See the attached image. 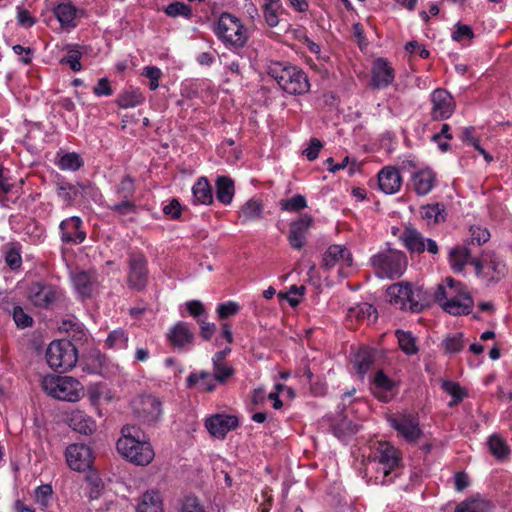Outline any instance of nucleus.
Masks as SVG:
<instances>
[{
    "instance_id": "nucleus-1",
    "label": "nucleus",
    "mask_w": 512,
    "mask_h": 512,
    "mask_svg": "<svg viewBox=\"0 0 512 512\" xmlns=\"http://www.w3.org/2000/svg\"><path fill=\"white\" fill-rule=\"evenodd\" d=\"M116 446L118 452L135 465L146 466L152 462L155 456L148 436L137 425L123 426Z\"/></svg>"
},
{
    "instance_id": "nucleus-2",
    "label": "nucleus",
    "mask_w": 512,
    "mask_h": 512,
    "mask_svg": "<svg viewBox=\"0 0 512 512\" xmlns=\"http://www.w3.org/2000/svg\"><path fill=\"white\" fill-rule=\"evenodd\" d=\"M401 462V454L396 447L389 442H378L368 457L366 471L370 468L375 470L377 475L376 484L388 485L394 481L395 470Z\"/></svg>"
},
{
    "instance_id": "nucleus-3",
    "label": "nucleus",
    "mask_w": 512,
    "mask_h": 512,
    "mask_svg": "<svg viewBox=\"0 0 512 512\" xmlns=\"http://www.w3.org/2000/svg\"><path fill=\"white\" fill-rule=\"evenodd\" d=\"M267 74L288 94L302 95L310 89L306 73L289 62L270 61L267 66Z\"/></svg>"
},
{
    "instance_id": "nucleus-4",
    "label": "nucleus",
    "mask_w": 512,
    "mask_h": 512,
    "mask_svg": "<svg viewBox=\"0 0 512 512\" xmlns=\"http://www.w3.org/2000/svg\"><path fill=\"white\" fill-rule=\"evenodd\" d=\"M447 285H438L435 300L444 311L452 315H467L473 307V299L466 287L453 278H446Z\"/></svg>"
},
{
    "instance_id": "nucleus-5",
    "label": "nucleus",
    "mask_w": 512,
    "mask_h": 512,
    "mask_svg": "<svg viewBox=\"0 0 512 512\" xmlns=\"http://www.w3.org/2000/svg\"><path fill=\"white\" fill-rule=\"evenodd\" d=\"M389 302L398 309L420 312L426 306V293L409 282H399L387 289Z\"/></svg>"
},
{
    "instance_id": "nucleus-6",
    "label": "nucleus",
    "mask_w": 512,
    "mask_h": 512,
    "mask_svg": "<svg viewBox=\"0 0 512 512\" xmlns=\"http://www.w3.org/2000/svg\"><path fill=\"white\" fill-rule=\"evenodd\" d=\"M213 32L226 47L242 48L248 39L245 26L230 13L220 15Z\"/></svg>"
},
{
    "instance_id": "nucleus-7",
    "label": "nucleus",
    "mask_w": 512,
    "mask_h": 512,
    "mask_svg": "<svg viewBox=\"0 0 512 512\" xmlns=\"http://www.w3.org/2000/svg\"><path fill=\"white\" fill-rule=\"evenodd\" d=\"M42 388L49 396L69 402L80 400L84 391L83 385L70 376H45L42 379Z\"/></svg>"
},
{
    "instance_id": "nucleus-8",
    "label": "nucleus",
    "mask_w": 512,
    "mask_h": 512,
    "mask_svg": "<svg viewBox=\"0 0 512 512\" xmlns=\"http://www.w3.org/2000/svg\"><path fill=\"white\" fill-rule=\"evenodd\" d=\"M370 263L378 277L394 279L404 273L407 259L403 252L388 249L373 255L370 258Z\"/></svg>"
},
{
    "instance_id": "nucleus-9",
    "label": "nucleus",
    "mask_w": 512,
    "mask_h": 512,
    "mask_svg": "<svg viewBox=\"0 0 512 512\" xmlns=\"http://www.w3.org/2000/svg\"><path fill=\"white\" fill-rule=\"evenodd\" d=\"M77 359V348L68 340L53 341L46 350L48 365L59 372H66L75 367Z\"/></svg>"
},
{
    "instance_id": "nucleus-10",
    "label": "nucleus",
    "mask_w": 512,
    "mask_h": 512,
    "mask_svg": "<svg viewBox=\"0 0 512 512\" xmlns=\"http://www.w3.org/2000/svg\"><path fill=\"white\" fill-rule=\"evenodd\" d=\"M476 275L487 283L500 281L507 274V266L504 260L491 251H486L472 261Z\"/></svg>"
},
{
    "instance_id": "nucleus-11",
    "label": "nucleus",
    "mask_w": 512,
    "mask_h": 512,
    "mask_svg": "<svg viewBox=\"0 0 512 512\" xmlns=\"http://www.w3.org/2000/svg\"><path fill=\"white\" fill-rule=\"evenodd\" d=\"M147 259L141 253H132L128 260L127 285L135 291H142L148 283Z\"/></svg>"
},
{
    "instance_id": "nucleus-12",
    "label": "nucleus",
    "mask_w": 512,
    "mask_h": 512,
    "mask_svg": "<svg viewBox=\"0 0 512 512\" xmlns=\"http://www.w3.org/2000/svg\"><path fill=\"white\" fill-rule=\"evenodd\" d=\"M134 414L144 423L153 424L162 415V404L153 395H141L132 402Z\"/></svg>"
},
{
    "instance_id": "nucleus-13",
    "label": "nucleus",
    "mask_w": 512,
    "mask_h": 512,
    "mask_svg": "<svg viewBox=\"0 0 512 512\" xmlns=\"http://www.w3.org/2000/svg\"><path fill=\"white\" fill-rule=\"evenodd\" d=\"M389 423L408 443H415L422 436L419 419L415 415L402 414L390 417Z\"/></svg>"
},
{
    "instance_id": "nucleus-14",
    "label": "nucleus",
    "mask_w": 512,
    "mask_h": 512,
    "mask_svg": "<svg viewBox=\"0 0 512 512\" xmlns=\"http://www.w3.org/2000/svg\"><path fill=\"white\" fill-rule=\"evenodd\" d=\"M313 223L314 219L310 214H303L291 221L287 234V241L291 248L300 250L306 245L307 236Z\"/></svg>"
},
{
    "instance_id": "nucleus-15",
    "label": "nucleus",
    "mask_w": 512,
    "mask_h": 512,
    "mask_svg": "<svg viewBox=\"0 0 512 512\" xmlns=\"http://www.w3.org/2000/svg\"><path fill=\"white\" fill-rule=\"evenodd\" d=\"M60 296L59 290L50 284L35 282L28 289V299L35 307L50 308Z\"/></svg>"
},
{
    "instance_id": "nucleus-16",
    "label": "nucleus",
    "mask_w": 512,
    "mask_h": 512,
    "mask_svg": "<svg viewBox=\"0 0 512 512\" xmlns=\"http://www.w3.org/2000/svg\"><path fill=\"white\" fill-rule=\"evenodd\" d=\"M239 426V419L236 415L217 413L205 420V427L215 438L224 439L228 432Z\"/></svg>"
},
{
    "instance_id": "nucleus-17",
    "label": "nucleus",
    "mask_w": 512,
    "mask_h": 512,
    "mask_svg": "<svg viewBox=\"0 0 512 512\" xmlns=\"http://www.w3.org/2000/svg\"><path fill=\"white\" fill-rule=\"evenodd\" d=\"M401 239L404 246L412 253H423L427 250L431 254L438 253V245L432 239H426L418 230L408 227L406 228Z\"/></svg>"
},
{
    "instance_id": "nucleus-18",
    "label": "nucleus",
    "mask_w": 512,
    "mask_h": 512,
    "mask_svg": "<svg viewBox=\"0 0 512 512\" xmlns=\"http://www.w3.org/2000/svg\"><path fill=\"white\" fill-rule=\"evenodd\" d=\"M431 117L434 120L448 119L454 112L455 102L445 89H436L431 94Z\"/></svg>"
},
{
    "instance_id": "nucleus-19",
    "label": "nucleus",
    "mask_w": 512,
    "mask_h": 512,
    "mask_svg": "<svg viewBox=\"0 0 512 512\" xmlns=\"http://www.w3.org/2000/svg\"><path fill=\"white\" fill-rule=\"evenodd\" d=\"M60 239L63 243L81 244L86 239L83 221L79 216L62 220L59 224Z\"/></svg>"
},
{
    "instance_id": "nucleus-20",
    "label": "nucleus",
    "mask_w": 512,
    "mask_h": 512,
    "mask_svg": "<svg viewBox=\"0 0 512 512\" xmlns=\"http://www.w3.org/2000/svg\"><path fill=\"white\" fill-rule=\"evenodd\" d=\"M66 462L75 471H85L92 464V451L84 444H72L66 448Z\"/></svg>"
},
{
    "instance_id": "nucleus-21",
    "label": "nucleus",
    "mask_w": 512,
    "mask_h": 512,
    "mask_svg": "<svg viewBox=\"0 0 512 512\" xmlns=\"http://www.w3.org/2000/svg\"><path fill=\"white\" fill-rule=\"evenodd\" d=\"M370 86L374 89L387 88L395 78L394 69L384 58H377L372 65Z\"/></svg>"
},
{
    "instance_id": "nucleus-22",
    "label": "nucleus",
    "mask_w": 512,
    "mask_h": 512,
    "mask_svg": "<svg viewBox=\"0 0 512 512\" xmlns=\"http://www.w3.org/2000/svg\"><path fill=\"white\" fill-rule=\"evenodd\" d=\"M167 339L174 348L183 350L193 344L194 333L190 330L187 323L180 321L171 327L167 334Z\"/></svg>"
},
{
    "instance_id": "nucleus-23",
    "label": "nucleus",
    "mask_w": 512,
    "mask_h": 512,
    "mask_svg": "<svg viewBox=\"0 0 512 512\" xmlns=\"http://www.w3.org/2000/svg\"><path fill=\"white\" fill-rule=\"evenodd\" d=\"M412 187L418 196L429 194L435 187L436 173L430 168L419 169L411 175Z\"/></svg>"
},
{
    "instance_id": "nucleus-24",
    "label": "nucleus",
    "mask_w": 512,
    "mask_h": 512,
    "mask_svg": "<svg viewBox=\"0 0 512 512\" xmlns=\"http://www.w3.org/2000/svg\"><path fill=\"white\" fill-rule=\"evenodd\" d=\"M340 264L343 267H349L352 264V255L350 251L341 245H331L323 256L322 266L326 270L332 269Z\"/></svg>"
},
{
    "instance_id": "nucleus-25",
    "label": "nucleus",
    "mask_w": 512,
    "mask_h": 512,
    "mask_svg": "<svg viewBox=\"0 0 512 512\" xmlns=\"http://www.w3.org/2000/svg\"><path fill=\"white\" fill-rule=\"evenodd\" d=\"M53 14L60 23L61 28L72 30L77 27L78 9L71 1H63L53 8Z\"/></svg>"
},
{
    "instance_id": "nucleus-26",
    "label": "nucleus",
    "mask_w": 512,
    "mask_h": 512,
    "mask_svg": "<svg viewBox=\"0 0 512 512\" xmlns=\"http://www.w3.org/2000/svg\"><path fill=\"white\" fill-rule=\"evenodd\" d=\"M82 190V182L73 184L63 178L55 182L56 195L66 207L73 206L76 199L82 197Z\"/></svg>"
},
{
    "instance_id": "nucleus-27",
    "label": "nucleus",
    "mask_w": 512,
    "mask_h": 512,
    "mask_svg": "<svg viewBox=\"0 0 512 512\" xmlns=\"http://www.w3.org/2000/svg\"><path fill=\"white\" fill-rule=\"evenodd\" d=\"M378 185L385 194L392 195L397 193L402 185L399 171L391 166L384 167L378 173Z\"/></svg>"
},
{
    "instance_id": "nucleus-28",
    "label": "nucleus",
    "mask_w": 512,
    "mask_h": 512,
    "mask_svg": "<svg viewBox=\"0 0 512 512\" xmlns=\"http://www.w3.org/2000/svg\"><path fill=\"white\" fill-rule=\"evenodd\" d=\"M479 257H473L467 245L453 247L449 252V264L453 272L464 273L465 267Z\"/></svg>"
},
{
    "instance_id": "nucleus-29",
    "label": "nucleus",
    "mask_w": 512,
    "mask_h": 512,
    "mask_svg": "<svg viewBox=\"0 0 512 512\" xmlns=\"http://www.w3.org/2000/svg\"><path fill=\"white\" fill-rule=\"evenodd\" d=\"M67 421L74 431L84 435L92 434L97 427L94 419L81 410L72 411L68 415Z\"/></svg>"
},
{
    "instance_id": "nucleus-30",
    "label": "nucleus",
    "mask_w": 512,
    "mask_h": 512,
    "mask_svg": "<svg viewBox=\"0 0 512 512\" xmlns=\"http://www.w3.org/2000/svg\"><path fill=\"white\" fill-rule=\"evenodd\" d=\"M217 383L213 375L206 370L191 372L186 379L188 388L196 387L200 392H213Z\"/></svg>"
},
{
    "instance_id": "nucleus-31",
    "label": "nucleus",
    "mask_w": 512,
    "mask_h": 512,
    "mask_svg": "<svg viewBox=\"0 0 512 512\" xmlns=\"http://www.w3.org/2000/svg\"><path fill=\"white\" fill-rule=\"evenodd\" d=\"M193 203L210 205L213 203V191L206 177H200L192 187Z\"/></svg>"
},
{
    "instance_id": "nucleus-32",
    "label": "nucleus",
    "mask_w": 512,
    "mask_h": 512,
    "mask_svg": "<svg viewBox=\"0 0 512 512\" xmlns=\"http://www.w3.org/2000/svg\"><path fill=\"white\" fill-rule=\"evenodd\" d=\"M283 12L284 8L281 0H263L262 13L268 27H276Z\"/></svg>"
},
{
    "instance_id": "nucleus-33",
    "label": "nucleus",
    "mask_w": 512,
    "mask_h": 512,
    "mask_svg": "<svg viewBox=\"0 0 512 512\" xmlns=\"http://www.w3.org/2000/svg\"><path fill=\"white\" fill-rule=\"evenodd\" d=\"M263 215V205L258 199L251 198L243 204L239 211V219L242 223L260 220Z\"/></svg>"
},
{
    "instance_id": "nucleus-34",
    "label": "nucleus",
    "mask_w": 512,
    "mask_h": 512,
    "mask_svg": "<svg viewBox=\"0 0 512 512\" xmlns=\"http://www.w3.org/2000/svg\"><path fill=\"white\" fill-rule=\"evenodd\" d=\"M215 185L217 200L224 205H230L235 193L233 180L227 176H219Z\"/></svg>"
},
{
    "instance_id": "nucleus-35",
    "label": "nucleus",
    "mask_w": 512,
    "mask_h": 512,
    "mask_svg": "<svg viewBox=\"0 0 512 512\" xmlns=\"http://www.w3.org/2000/svg\"><path fill=\"white\" fill-rule=\"evenodd\" d=\"M72 282L81 297L91 296L95 286V279L91 273L86 271L78 272L72 277Z\"/></svg>"
},
{
    "instance_id": "nucleus-36",
    "label": "nucleus",
    "mask_w": 512,
    "mask_h": 512,
    "mask_svg": "<svg viewBox=\"0 0 512 512\" xmlns=\"http://www.w3.org/2000/svg\"><path fill=\"white\" fill-rule=\"evenodd\" d=\"M136 512H163L162 499L159 492L151 490L142 495Z\"/></svg>"
},
{
    "instance_id": "nucleus-37",
    "label": "nucleus",
    "mask_w": 512,
    "mask_h": 512,
    "mask_svg": "<svg viewBox=\"0 0 512 512\" xmlns=\"http://www.w3.org/2000/svg\"><path fill=\"white\" fill-rule=\"evenodd\" d=\"M375 360L374 352L367 348H361L355 354L354 367L361 378L370 370Z\"/></svg>"
},
{
    "instance_id": "nucleus-38",
    "label": "nucleus",
    "mask_w": 512,
    "mask_h": 512,
    "mask_svg": "<svg viewBox=\"0 0 512 512\" xmlns=\"http://www.w3.org/2000/svg\"><path fill=\"white\" fill-rule=\"evenodd\" d=\"M145 101L143 93L139 89L130 88L118 95L116 103L120 108L128 109L141 105Z\"/></svg>"
},
{
    "instance_id": "nucleus-39",
    "label": "nucleus",
    "mask_w": 512,
    "mask_h": 512,
    "mask_svg": "<svg viewBox=\"0 0 512 512\" xmlns=\"http://www.w3.org/2000/svg\"><path fill=\"white\" fill-rule=\"evenodd\" d=\"M395 335L398 339L400 349L408 356L415 355L419 351L417 338L410 332L404 330H396Z\"/></svg>"
},
{
    "instance_id": "nucleus-40",
    "label": "nucleus",
    "mask_w": 512,
    "mask_h": 512,
    "mask_svg": "<svg viewBox=\"0 0 512 512\" xmlns=\"http://www.w3.org/2000/svg\"><path fill=\"white\" fill-rule=\"evenodd\" d=\"M444 205L440 203L428 204L420 209L421 217L430 224H436L444 221Z\"/></svg>"
},
{
    "instance_id": "nucleus-41",
    "label": "nucleus",
    "mask_w": 512,
    "mask_h": 512,
    "mask_svg": "<svg viewBox=\"0 0 512 512\" xmlns=\"http://www.w3.org/2000/svg\"><path fill=\"white\" fill-rule=\"evenodd\" d=\"M465 346L466 341L464 340V335L461 332L448 334L442 341V347L447 354L459 353Z\"/></svg>"
},
{
    "instance_id": "nucleus-42",
    "label": "nucleus",
    "mask_w": 512,
    "mask_h": 512,
    "mask_svg": "<svg viewBox=\"0 0 512 512\" xmlns=\"http://www.w3.org/2000/svg\"><path fill=\"white\" fill-rule=\"evenodd\" d=\"M20 197L18 187L10 183H0V205L9 208L15 205Z\"/></svg>"
},
{
    "instance_id": "nucleus-43",
    "label": "nucleus",
    "mask_w": 512,
    "mask_h": 512,
    "mask_svg": "<svg viewBox=\"0 0 512 512\" xmlns=\"http://www.w3.org/2000/svg\"><path fill=\"white\" fill-rule=\"evenodd\" d=\"M487 444L490 453L498 460H503L510 452L507 442L497 434L491 435Z\"/></svg>"
},
{
    "instance_id": "nucleus-44",
    "label": "nucleus",
    "mask_w": 512,
    "mask_h": 512,
    "mask_svg": "<svg viewBox=\"0 0 512 512\" xmlns=\"http://www.w3.org/2000/svg\"><path fill=\"white\" fill-rule=\"evenodd\" d=\"M56 164L61 170L77 171L84 165V161L79 154L69 152L62 155Z\"/></svg>"
},
{
    "instance_id": "nucleus-45",
    "label": "nucleus",
    "mask_w": 512,
    "mask_h": 512,
    "mask_svg": "<svg viewBox=\"0 0 512 512\" xmlns=\"http://www.w3.org/2000/svg\"><path fill=\"white\" fill-rule=\"evenodd\" d=\"M109 210L120 217H128L132 221V216L137 213V206L132 199H121L120 202L109 206Z\"/></svg>"
},
{
    "instance_id": "nucleus-46",
    "label": "nucleus",
    "mask_w": 512,
    "mask_h": 512,
    "mask_svg": "<svg viewBox=\"0 0 512 512\" xmlns=\"http://www.w3.org/2000/svg\"><path fill=\"white\" fill-rule=\"evenodd\" d=\"M358 427L352 421L343 418L332 426L333 434L340 440L357 433Z\"/></svg>"
},
{
    "instance_id": "nucleus-47",
    "label": "nucleus",
    "mask_w": 512,
    "mask_h": 512,
    "mask_svg": "<svg viewBox=\"0 0 512 512\" xmlns=\"http://www.w3.org/2000/svg\"><path fill=\"white\" fill-rule=\"evenodd\" d=\"M164 13L172 18L183 17L190 19L192 17V9L184 2L174 1L163 9Z\"/></svg>"
},
{
    "instance_id": "nucleus-48",
    "label": "nucleus",
    "mask_w": 512,
    "mask_h": 512,
    "mask_svg": "<svg viewBox=\"0 0 512 512\" xmlns=\"http://www.w3.org/2000/svg\"><path fill=\"white\" fill-rule=\"evenodd\" d=\"M135 181L130 175H125L115 186V194L121 199H132L135 194Z\"/></svg>"
},
{
    "instance_id": "nucleus-49",
    "label": "nucleus",
    "mask_w": 512,
    "mask_h": 512,
    "mask_svg": "<svg viewBox=\"0 0 512 512\" xmlns=\"http://www.w3.org/2000/svg\"><path fill=\"white\" fill-rule=\"evenodd\" d=\"M455 512H490V503L483 499H472L460 503Z\"/></svg>"
},
{
    "instance_id": "nucleus-50",
    "label": "nucleus",
    "mask_w": 512,
    "mask_h": 512,
    "mask_svg": "<svg viewBox=\"0 0 512 512\" xmlns=\"http://www.w3.org/2000/svg\"><path fill=\"white\" fill-rule=\"evenodd\" d=\"M213 377L220 384H226L228 379L234 375V368L227 363L212 362Z\"/></svg>"
},
{
    "instance_id": "nucleus-51",
    "label": "nucleus",
    "mask_w": 512,
    "mask_h": 512,
    "mask_svg": "<svg viewBox=\"0 0 512 512\" xmlns=\"http://www.w3.org/2000/svg\"><path fill=\"white\" fill-rule=\"evenodd\" d=\"M307 207V201L301 194H297L288 199L280 201V208L287 212H298Z\"/></svg>"
},
{
    "instance_id": "nucleus-52",
    "label": "nucleus",
    "mask_w": 512,
    "mask_h": 512,
    "mask_svg": "<svg viewBox=\"0 0 512 512\" xmlns=\"http://www.w3.org/2000/svg\"><path fill=\"white\" fill-rule=\"evenodd\" d=\"M349 315L351 317H356L359 320H370L371 318H373L374 320L377 319L376 309L373 307V305L366 302L351 308L349 311Z\"/></svg>"
},
{
    "instance_id": "nucleus-53",
    "label": "nucleus",
    "mask_w": 512,
    "mask_h": 512,
    "mask_svg": "<svg viewBox=\"0 0 512 512\" xmlns=\"http://www.w3.org/2000/svg\"><path fill=\"white\" fill-rule=\"evenodd\" d=\"M106 344L113 349H125L128 345V335L122 329H116L109 333Z\"/></svg>"
},
{
    "instance_id": "nucleus-54",
    "label": "nucleus",
    "mask_w": 512,
    "mask_h": 512,
    "mask_svg": "<svg viewBox=\"0 0 512 512\" xmlns=\"http://www.w3.org/2000/svg\"><path fill=\"white\" fill-rule=\"evenodd\" d=\"M490 239V233L486 228H482L479 226H472L470 228V238L467 241L466 245H478L486 243Z\"/></svg>"
},
{
    "instance_id": "nucleus-55",
    "label": "nucleus",
    "mask_w": 512,
    "mask_h": 512,
    "mask_svg": "<svg viewBox=\"0 0 512 512\" xmlns=\"http://www.w3.org/2000/svg\"><path fill=\"white\" fill-rule=\"evenodd\" d=\"M61 328L71 334L73 339L83 340L87 338L86 332L80 323L74 322L72 320H64L62 322Z\"/></svg>"
},
{
    "instance_id": "nucleus-56",
    "label": "nucleus",
    "mask_w": 512,
    "mask_h": 512,
    "mask_svg": "<svg viewBox=\"0 0 512 512\" xmlns=\"http://www.w3.org/2000/svg\"><path fill=\"white\" fill-rule=\"evenodd\" d=\"M81 57L82 54L80 51L76 49H70L63 58H61L60 63L68 65L71 70L74 72H78L82 69L81 65Z\"/></svg>"
},
{
    "instance_id": "nucleus-57",
    "label": "nucleus",
    "mask_w": 512,
    "mask_h": 512,
    "mask_svg": "<svg viewBox=\"0 0 512 512\" xmlns=\"http://www.w3.org/2000/svg\"><path fill=\"white\" fill-rule=\"evenodd\" d=\"M373 382L375 388L383 392H390L395 387V382L390 379L382 370L376 372Z\"/></svg>"
},
{
    "instance_id": "nucleus-58",
    "label": "nucleus",
    "mask_w": 512,
    "mask_h": 512,
    "mask_svg": "<svg viewBox=\"0 0 512 512\" xmlns=\"http://www.w3.org/2000/svg\"><path fill=\"white\" fill-rule=\"evenodd\" d=\"M441 387L446 393L456 398V401H462L467 395L466 391L458 383L453 381L444 380Z\"/></svg>"
},
{
    "instance_id": "nucleus-59",
    "label": "nucleus",
    "mask_w": 512,
    "mask_h": 512,
    "mask_svg": "<svg viewBox=\"0 0 512 512\" xmlns=\"http://www.w3.org/2000/svg\"><path fill=\"white\" fill-rule=\"evenodd\" d=\"M53 490L50 484H43L36 488L35 490V500L36 502L46 508L49 505Z\"/></svg>"
},
{
    "instance_id": "nucleus-60",
    "label": "nucleus",
    "mask_w": 512,
    "mask_h": 512,
    "mask_svg": "<svg viewBox=\"0 0 512 512\" xmlns=\"http://www.w3.org/2000/svg\"><path fill=\"white\" fill-rule=\"evenodd\" d=\"M149 79L150 90H156L159 87V80L162 76V71L156 66H146L142 70V74Z\"/></svg>"
},
{
    "instance_id": "nucleus-61",
    "label": "nucleus",
    "mask_w": 512,
    "mask_h": 512,
    "mask_svg": "<svg viewBox=\"0 0 512 512\" xmlns=\"http://www.w3.org/2000/svg\"><path fill=\"white\" fill-rule=\"evenodd\" d=\"M186 308L188 313L195 318L197 321L199 319L207 318L208 314L203 303L199 300H191L186 302Z\"/></svg>"
},
{
    "instance_id": "nucleus-62",
    "label": "nucleus",
    "mask_w": 512,
    "mask_h": 512,
    "mask_svg": "<svg viewBox=\"0 0 512 512\" xmlns=\"http://www.w3.org/2000/svg\"><path fill=\"white\" fill-rule=\"evenodd\" d=\"M13 319L15 324L19 328H27L30 327L33 323L32 317L25 313L22 307L15 306L13 309Z\"/></svg>"
},
{
    "instance_id": "nucleus-63",
    "label": "nucleus",
    "mask_w": 512,
    "mask_h": 512,
    "mask_svg": "<svg viewBox=\"0 0 512 512\" xmlns=\"http://www.w3.org/2000/svg\"><path fill=\"white\" fill-rule=\"evenodd\" d=\"M240 310V306L234 301H228L221 303L217 307V313L219 318L226 319L230 316L237 314Z\"/></svg>"
},
{
    "instance_id": "nucleus-64",
    "label": "nucleus",
    "mask_w": 512,
    "mask_h": 512,
    "mask_svg": "<svg viewBox=\"0 0 512 512\" xmlns=\"http://www.w3.org/2000/svg\"><path fill=\"white\" fill-rule=\"evenodd\" d=\"M181 512H205V510L196 497L188 496L182 503Z\"/></svg>"
}]
</instances>
